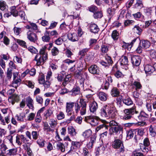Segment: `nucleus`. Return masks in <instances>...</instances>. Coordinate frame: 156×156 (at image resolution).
<instances>
[{
	"label": "nucleus",
	"instance_id": "nucleus-1",
	"mask_svg": "<svg viewBox=\"0 0 156 156\" xmlns=\"http://www.w3.org/2000/svg\"><path fill=\"white\" fill-rule=\"evenodd\" d=\"M101 115L103 117H109L113 118L117 115V112L112 104H108L104 106L101 110Z\"/></svg>",
	"mask_w": 156,
	"mask_h": 156
},
{
	"label": "nucleus",
	"instance_id": "nucleus-2",
	"mask_svg": "<svg viewBox=\"0 0 156 156\" xmlns=\"http://www.w3.org/2000/svg\"><path fill=\"white\" fill-rule=\"evenodd\" d=\"M87 103L85 101L82 99L80 100L79 104L75 103V110L76 114L79 112L81 115H83L86 113Z\"/></svg>",
	"mask_w": 156,
	"mask_h": 156
},
{
	"label": "nucleus",
	"instance_id": "nucleus-3",
	"mask_svg": "<svg viewBox=\"0 0 156 156\" xmlns=\"http://www.w3.org/2000/svg\"><path fill=\"white\" fill-rule=\"evenodd\" d=\"M124 114L122 116V119L126 120H129L133 117V116L134 114H139V112L137 111L136 107L133 106V107L125 109L123 111Z\"/></svg>",
	"mask_w": 156,
	"mask_h": 156
},
{
	"label": "nucleus",
	"instance_id": "nucleus-4",
	"mask_svg": "<svg viewBox=\"0 0 156 156\" xmlns=\"http://www.w3.org/2000/svg\"><path fill=\"white\" fill-rule=\"evenodd\" d=\"M122 138L115 139L112 144V147L115 149L119 148V151L120 153H123L125 151Z\"/></svg>",
	"mask_w": 156,
	"mask_h": 156
},
{
	"label": "nucleus",
	"instance_id": "nucleus-5",
	"mask_svg": "<svg viewBox=\"0 0 156 156\" xmlns=\"http://www.w3.org/2000/svg\"><path fill=\"white\" fill-rule=\"evenodd\" d=\"M100 119L96 116L90 115L85 117V121L92 126H95L98 123V120Z\"/></svg>",
	"mask_w": 156,
	"mask_h": 156
},
{
	"label": "nucleus",
	"instance_id": "nucleus-6",
	"mask_svg": "<svg viewBox=\"0 0 156 156\" xmlns=\"http://www.w3.org/2000/svg\"><path fill=\"white\" fill-rule=\"evenodd\" d=\"M112 132L109 133L110 135H119V138H122V132L123 131V127L120 125H118L117 126L111 127V128Z\"/></svg>",
	"mask_w": 156,
	"mask_h": 156
},
{
	"label": "nucleus",
	"instance_id": "nucleus-7",
	"mask_svg": "<svg viewBox=\"0 0 156 156\" xmlns=\"http://www.w3.org/2000/svg\"><path fill=\"white\" fill-rule=\"evenodd\" d=\"M48 58V56L41 55L40 54H37L35 56L34 60L36 61L37 66L42 65Z\"/></svg>",
	"mask_w": 156,
	"mask_h": 156
},
{
	"label": "nucleus",
	"instance_id": "nucleus-8",
	"mask_svg": "<svg viewBox=\"0 0 156 156\" xmlns=\"http://www.w3.org/2000/svg\"><path fill=\"white\" fill-rule=\"evenodd\" d=\"M27 38L31 42L35 43L37 40V35L34 33L29 30L27 33Z\"/></svg>",
	"mask_w": 156,
	"mask_h": 156
},
{
	"label": "nucleus",
	"instance_id": "nucleus-9",
	"mask_svg": "<svg viewBox=\"0 0 156 156\" xmlns=\"http://www.w3.org/2000/svg\"><path fill=\"white\" fill-rule=\"evenodd\" d=\"M131 60L133 66H138L140 64L141 60L139 56H133L131 57Z\"/></svg>",
	"mask_w": 156,
	"mask_h": 156
},
{
	"label": "nucleus",
	"instance_id": "nucleus-10",
	"mask_svg": "<svg viewBox=\"0 0 156 156\" xmlns=\"http://www.w3.org/2000/svg\"><path fill=\"white\" fill-rule=\"evenodd\" d=\"M89 107L90 112L94 113L98 108V105L96 102L93 101L89 102Z\"/></svg>",
	"mask_w": 156,
	"mask_h": 156
},
{
	"label": "nucleus",
	"instance_id": "nucleus-11",
	"mask_svg": "<svg viewBox=\"0 0 156 156\" xmlns=\"http://www.w3.org/2000/svg\"><path fill=\"white\" fill-rule=\"evenodd\" d=\"M89 29L91 33L94 34L98 33L99 30L97 25L94 23L89 25Z\"/></svg>",
	"mask_w": 156,
	"mask_h": 156
},
{
	"label": "nucleus",
	"instance_id": "nucleus-12",
	"mask_svg": "<svg viewBox=\"0 0 156 156\" xmlns=\"http://www.w3.org/2000/svg\"><path fill=\"white\" fill-rule=\"evenodd\" d=\"M112 73L117 78H121L123 76L122 73L118 70L116 66L113 67L112 69Z\"/></svg>",
	"mask_w": 156,
	"mask_h": 156
},
{
	"label": "nucleus",
	"instance_id": "nucleus-13",
	"mask_svg": "<svg viewBox=\"0 0 156 156\" xmlns=\"http://www.w3.org/2000/svg\"><path fill=\"white\" fill-rule=\"evenodd\" d=\"M19 100V97L17 95L15 94H13L8 98L9 101L10 103H11L12 105L14 104L15 102L18 101Z\"/></svg>",
	"mask_w": 156,
	"mask_h": 156
},
{
	"label": "nucleus",
	"instance_id": "nucleus-14",
	"mask_svg": "<svg viewBox=\"0 0 156 156\" xmlns=\"http://www.w3.org/2000/svg\"><path fill=\"white\" fill-rule=\"evenodd\" d=\"M89 72L93 74H98L99 73V69L98 66L95 65L91 66L88 69Z\"/></svg>",
	"mask_w": 156,
	"mask_h": 156
},
{
	"label": "nucleus",
	"instance_id": "nucleus-15",
	"mask_svg": "<svg viewBox=\"0 0 156 156\" xmlns=\"http://www.w3.org/2000/svg\"><path fill=\"white\" fill-rule=\"evenodd\" d=\"M80 93V89L79 87H74L73 89L69 92V94L73 96H76Z\"/></svg>",
	"mask_w": 156,
	"mask_h": 156
},
{
	"label": "nucleus",
	"instance_id": "nucleus-16",
	"mask_svg": "<svg viewBox=\"0 0 156 156\" xmlns=\"http://www.w3.org/2000/svg\"><path fill=\"white\" fill-rule=\"evenodd\" d=\"M68 37L69 40L73 42L77 41L78 40V36L76 33H69L68 34Z\"/></svg>",
	"mask_w": 156,
	"mask_h": 156
},
{
	"label": "nucleus",
	"instance_id": "nucleus-17",
	"mask_svg": "<svg viewBox=\"0 0 156 156\" xmlns=\"http://www.w3.org/2000/svg\"><path fill=\"white\" fill-rule=\"evenodd\" d=\"M96 136L92 135L90 138V140L87 145V148L90 149L93 147L94 144L96 142Z\"/></svg>",
	"mask_w": 156,
	"mask_h": 156
},
{
	"label": "nucleus",
	"instance_id": "nucleus-18",
	"mask_svg": "<svg viewBox=\"0 0 156 156\" xmlns=\"http://www.w3.org/2000/svg\"><path fill=\"white\" fill-rule=\"evenodd\" d=\"M133 88L136 90H139L142 88V86L140 82L134 81L132 84Z\"/></svg>",
	"mask_w": 156,
	"mask_h": 156
},
{
	"label": "nucleus",
	"instance_id": "nucleus-19",
	"mask_svg": "<svg viewBox=\"0 0 156 156\" xmlns=\"http://www.w3.org/2000/svg\"><path fill=\"white\" fill-rule=\"evenodd\" d=\"M109 126L103 123L101 125L97 127L96 129L97 131H98L101 130L102 131H108Z\"/></svg>",
	"mask_w": 156,
	"mask_h": 156
},
{
	"label": "nucleus",
	"instance_id": "nucleus-20",
	"mask_svg": "<svg viewBox=\"0 0 156 156\" xmlns=\"http://www.w3.org/2000/svg\"><path fill=\"white\" fill-rule=\"evenodd\" d=\"M149 131L150 135L154 137L156 136V126L151 125L149 128Z\"/></svg>",
	"mask_w": 156,
	"mask_h": 156
},
{
	"label": "nucleus",
	"instance_id": "nucleus-21",
	"mask_svg": "<svg viewBox=\"0 0 156 156\" xmlns=\"http://www.w3.org/2000/svg\"><path fill=\"white\" fill-rule=\"evenodd\" d=\"M134 7L135 8L138 9H141L144 7L142 0H136V3L134 5Z\"/></svg>",
	"mask_w": 156,
	"mask_h": 156
},
{
	"label": "nucleus",
	"instance_id": "nucleus-22",
	"mask_svg": "<svg viewBox=\"0 0 156 156\" xmlns=\"http://www.w3.org/2000/svg\"><path fill=\"white\" fill-rule=\"evenodd\" d=\"M26 100L27 106L30 109H33L34 108L33 100L30 97H29L27 98Z\"/></svg>",
	"mask_w": 156,
	"mask_h": 156
},
{
	"label": "nucleus",
	"instance_id": "nucleus-23",
	"mask_svg": "<svg viewBox=\"0 0 156 156\" xmlns=\"http://www.w3.org/2000/svg\"><path fill=\"white\" fill-rule=\"evenodd\" d=\"M8 6L6 2L3 0H0V9L2 11H6L8 9Z\"/></svg>",
	"mask_w": 156,
	"mask_h": 156
},
{
	"label": "nucleus",
	"instance_id": "nucleus-24",
	"mask_svg": "<svg viewBox=\"0 0 156 156\" xmlns=\"http://www.w3.org/2000/svg\"><path fill=\"white\" fill-rule=\"evenodd\" d=\"M144 70L146 73L150 74L154 71V67L149 65H147L144 67Z\"/></svg>",
	"mask_w": 156,
	"mask_h": 156
},
{
	"label": "nucleus",
	"instance_id": "nucleus-25",
	"mask_svg": "<svg viewBox=\"0 0 156 156\" xmlns=\"http://www.w3.org/2000/svg\"><path fill=\"white\" fill-rule=\"evenodd\" d=\"M98 96L99 98L102 101H106L108 98L107 94L102 92H99Z\"/></svg>",
	"mask_w": 156,
	"mask_h": 156
},
{
	"label": "nucleus",
	"instance_id": "nucleus-26",
	"mask_svg": "<svg viewBox=\"0 0 156 156\" xmlns=\"http://www.w3.org/2000/svg\"><path fill=\"white\" fill-rule=\"evenodd\" d=\"M75 103L73 102H67L66 103V111H73V108L75 106Z\"/></svg>",
	"mask_w": 156,
	"mask_h": 156
},
{
	"label": "nucleus",
	"instance_id": "nucleus-27",
	"mask_svg": "<svg viewBox=\"0 0 156 156\" xmlns=\"http://www.w3.org/2000/svg\"><path fill=\"white\" fill-rule=\"evenodd\" d=\"M135 131L134 130L130 129L126 131V138L127 139H129L132 138L135 133Z\"/></svg>",
	"mask_w": 156,
	"mask_h": 156
},
{
	"label": "nucleus",
	"instance_id": "nucleus-28",
	"mask_svg": "<svg viewBox=\"0 0 156 156\" xmlns=\"http://www.w3.org/2000/svg\"><path fill=\"white\" fill-rule=\"evenodd\" d=\"M140 44L142 46L143 48L147 49L150 46V43L147 40H143L140 43Z\"/></svg>",
	"mask_w": 156,
	"mask_h": 156
},
{
	"label": "nucleus",
	"instance_id": "nucleus-29",
	"mask_svg": "<svg viewBox=\"0 0 156 156\" xmlns=\"http://www.w3.org/2000/svg\"><path fill=\"white\" fill-rule=\"evenodd\" d=\"M17 152V149L16 148L10 149L7 151V152L6 153V155L9 156L14 155L16 154Z\"/></svg>",
	"mask_w": 156,
	"mask_h": 156
},
{
	"label": "nucleus",
	"instance_id": "nucleus-30",
	"mask_svg": "<svg viewBox=\"0 0 156 156\" xmlns=\"http://www.w3.org/2000/svg\"><path fill=\"white\" fill-rule=\"evenodd\" d=\"M111 36L114 41H117L119 37V34L116 30H114Z\"/></svg>",
	"mask_w": 156,
	"mask_h": 156
},
{
	"label": "nucleus",
	"instance_id": "nucleus-31",
	"mask_svg": "<svg viewBox=\"0 0 156 156\" xmlns=\"http://www.w3.org/2000/svg\"><path fill=\"white\" fill-rule=\"evenodd\" d=\"M112 62V61L111 59L109 57H108V58H106V60L105 61H103L101 62V64L102 66L106 67L111 64Z\"/></svg>",
	"mask_w": 156,
	"mask_h": 156
},
{
	"label": "nucleus",
	"instance_id": "nucleus-32",
	"mask_svg": "<svg viewBox=\"0 0 156 156\" xmlns=\"http://www.w3.org/2000/svg\"><path fill=\"white\" fill-rule=\"evenodd\" d=\"M15 41L22 47L25 48H27V46L26 45V43L24 41L16 39H15Z\"/></svg>",
	"mask_w": 156,
	"mask_h": 156
},
{
	"label": "nucleus",
	"instance_id": "nucleus-33",
	"mask_svg": "<svg viewBox=\"0 0 156 156\" xmlns=\"http://www.w3.org/2000/svg\"><path fill=\"white\" fill-rule=\"evenodd\" d=\"M92 131L88 129L83 132L82 135L85 138H88L92 135Z\"/></svg>",
	"mask_w": 156,
	"mask_h": 156
},
{
	"label": "nucleus",
	"instance_id": "nucleus-34",
	"mask_svg": "<svg viewBox=\"0 0 156 156\" xmlns=\"http://www.w3.org/2000/svg\"><path fill=\"white\" fill-rule=\"evenodd\" d=\"M122 101L123 103L126 105L129 106L133 104V102L130 98H126L122 99Z\"/></svg>",
	"mask_w": 156,
	"mask_h": 156
},
{
	"label": "nucleus",
	"instance_id": "nucleus-35",
	"mask_svg": "<svg viewBox=\"0 0 156 156\" xmlns=\"http://www.w3.org/2000/svg\"><path fill=\"white\" fill-rule=\"evenodd\" d=\"M42 41L44 42H49L50 39L49 37V33L48 31H46L44 34V35L42 37Z\"/></svg>",
	"mask_w": 156,
	"mask_h": 156
},
{
	"label": "nucleus",
	"instance_id": "nucleus-36",
	"mask_svg": "<svg viewBox=\"0 0 156 156\" xmlns=\"http://www.w3.org/2000/svg\"><path fill=\"white\" fill-rule=\"evenodd\" d=\"M121 65H126L128 64V61L127 58L125 56H122L120 59Z\"/></svg>",
	"mask_w": 156,
	"mask_h": 156
},
{
	"label": "nucleus",
	"instance_id": "nucleus-37",
	"mask_svg": "<svg viewBox=\"0 0 156 156\" xmlns=\"http://www.w3.org/2000/svg\"><path fill=\"white\" fill-rule=\"evenodd\" d=\"M111 94L113 97H117L119 95V92L117 88L114 87L112 89Z\"/></svg>",
	"mask_w": 156,
	"mask_h": 156
},
{
	"label": "nucleus",
	"instance_id": "nucleus-38",
	"mask_svg": "<svg viewBox=\"0 0 156 156\" xmlns=\"http://www.w3.org/2000/svg\"><path fill=\"white\" fill-rule=\"evenodd\" d=\"M133 30L135 33L139 35H140L141 34L142 31L141 29L137 25L135 26L133 29Z\"/></svg>",
	"mask_w": 156,
	"mask_h": 156
},
{
	"label": "nucleus",
	"instance_id": "nucleus-39",
	"mask_svg": "<svg viewBox=\"0 0 156 156\" xmlns=\"http://www.w3.org/2000/svg\"><path fill=\"white\" fill-rule=\"evenodd\" d=\"M21 81L22 80L21 79L20 76H18V77L13 79L12 84H15L17 85H15V86H13V87L16 88L18 86V85L20 83Z\"/></svg>",
	"mask_w": 156,
	"mask_h": 156
},
{
	"label": "nucleus",
	"instance_id": "nucleus-40",
	"mask_svg": "<svg viewBox=\"0 0 156 156\" xmlns=\"http://www.w3.org/2000/svg\"><path fill=\"white\" fill-rule=\"evenodd\" d=\"M68 131L69 133L71 135L73 136L76 135L75 129L73 126H69L68 128Z\"/></svg>",
	"mask_w": 156,
	"mask_h": 156
},
{
	"label": "nucleus",
	"instance_id": "nucleus-41",
	"mask_svg": "<svg viewBox=\"0 0 156 156\" xmlns=\"http://www.w3.org/2000/svg\"><path fill=\"white\" fill-rule=\"evenodd\" d=\"M16 117L18 121L22 122L24 121V118L25 117V115L23 113H22L19 115H16Z\"/></svg>",
	"mask_w": 156,
	"mask_h": 156
},
{
	"label": "nucleus",
	"instance_id": "nucleus-42",
	"mask_svg": "<svg viewBox=\"0 0 156 156\" xmlns=\"http://www.w3.org/2000/svg\"><path fill=\"white\" fill-rule=\"evenodd\" d=\"M57 148L62 152H64L65 150V146L63 144L58 142L57 144Z\"/></svg>",
	"mask_w": 156,
	"mask_h": 156
},
{
	"label": "nucleus",
	"instance_id": "nucleus-43",
	"mask_svg": "<svg viewBox=\"0 0 156 156\" xmlns=\"http://www.w3.org/2000/svg\"><path fill=\"white\" fill-rule=\"evenodd\" d=\"M147 146L144 145L143 144H141L140 145V148L141 151L147 154L149 151V149Z\"/></svg>",
	"mask_w": 156,
	"mask_h": 156
},
{
	"label": "nucleus",
	"instance_id": "nucleus-44",
	"mask_svg": "<svg viewBox=\"0 0 156 156\" xmlns=\"http://www.w3.org/2000/svg\"><path fill=\"white\" fill-rule=\"evenodd\" d=\"M107 11L109 19H110L115 13V10L114 9L108 8Z\"/></svg>",
	"mask_w": 156,
	"mask_h": 156
},
{
	"label": "nucleus",
	"instance_id": "nucleus-45",
	"mask_svg": "<svg viewBox=\"0 0 156 156\" xmlns=\"http://www.w3.org/2000/svg\"><path fill=\"white\" fill-rule=\"evenodd\" d=\"M0 153H5L6 151L8 149L6 146L4 144H2L0 145Z\"/></svg>",
	"mask_w": 156,
	"mask_h": 156
},
{
	"label": "nucleus",
	"instance_id": "nucleus-46",
	"mask_svg": "<svg viewBox=\"0 0 156 156\" xmlns=\"http://www.w3.org/2000/svg\"><path fill=\"white\" fill-rule=\"evenodd\" d=\"M57 120L54 119H51L49 121V124L50 127L52 128L55 127L57 124Z\"/></svg>",
	"mask_w": 156,
	"mask_h": 156
},
{
	"label": "nucleus",
	"instance_id": "nucleus-47",
	"mask_svg": "<svg viewBox=\"0 0 156 156\" xmlns=\"http://www.w3.org/2000/svg\"><path fill=\"white\" fill-rule=\"evenodd\" d=\"M65 115L63 112L62 111L58 112L56 115L57 119L58 120H60L64 119L65 118Z\"/></svg>",
	"mask_w": 156,
	"mask_h": 156
},
{
	"label": "nucleus",
	"instance_id": "nucleus-48",
	"mask_svg": "<svg viewBox=\"0 0 156 156\" xmlns=\"http://www.w3.org/2000/svg\"><path fill=\"white\" fill-rule=\"evenodd\" d=\"M27 143L28 145H26L25 149L27 150V153L28 155L31 156L32 154V151L30 148V146L31 145V143Z\"/></svg>",
	"mask_w": 156,
	"mask_h": 156
},
{
	"label": "nucleus",
	"instance_id": "nucleus-49",
	"mask_svg": "<svg viewBox=\"0 0 156 156\" xmlns=\"http://www.w3.org/2000/svg\"><path fill=\"white\" fill-rule=\"evenodd\" d=\"M46 47L44 46L41 48L39 51V53L38 54H40L41 55L45 56L46 55L47 56V54L46 52Z\"/></svg>",
	"mask_w": 156,
	"mask_h": 156
},
{
	"label": "nucleus",
	"instance_id": "nucleus-50",
	"mask_svg": "<svg viewBox=\"0 0 156 156\" xmlns=\"http://www.w3.org/2000/svg\"><path fill=\"white\" fill-rule=\"evenodd\" d=\"M88 9L90 12L94 13V12L97 10L98 8L96 6L94 5H92L88 7Z\"/></svg>",
	"mask_w": 156,
	"mask_h": 156
},
{
	"label": "nucleus",
	"instance_id": "nucleus-51",
	"mask_svg": "<svg viewBox=\"0 0 156 156\" xmlns=\"http://www.w3.org/2000/svg\"><path fill=\"white\" fill-rule=\"evenodd\" d=\"M102 14L101 11H98L94 12L93 15V16L95 19L100 18L102 16Z\"/></svg>",
	"mask_w": 156,
	"mask_h": 156
},
{
	"label": "nucleus",
	"instance_id": "nucleus-52",
	"mask_svg": "<svg viewBox=\"0 0 156 156\" xmlns=\"http://www.w3.org/2000/svg\"><path fill=\"white\" fill-rule=\"evenodd\" d=\"M42 120V117L41 116L39 112H37L36 116L35 117V121L37 123L40 122Z\"/></svg>",
	"mask_w": 156,
	"mask_h": 156
},
{
	"label": "nucleus",
	"instance_id": "nucleus-53",
	"mask_svg": "<svg viewBox=\"0 0 156 156\" xmlns=\"http://www.w3.org/2000/svg\"><path fill=\"white\" fill-rule=\"evenodd\" d=\"M72 145L73 146V148L79 149L81 146L80 143L77 141H73L72 142Z\"/></svg>",
	"mask_w": 156,
	"mask_h": 156
},
{
	"label": "nucleus",
	"instance_id": "nucleus-54",
	"mask_svg": "<svg viewBox=\"0 0 156 156\" xmlns=\"http://www.w3.org/2000/svg\"><path fill=\"white\" fill-rule=\"evenodd\" d=\"M59 51L56 47H54L51 50V54L52 55L55 56L58 53Z\"/></svg>",
	"mask_w": 156,
	"mask_h": 156
},
{
	"label": "nucleus",
	"instance_id": "nucleus-55",
	"mask_svg": "<svg viewBox=\"0 0 156 156\" xmlns=\"http://www.w3.org/2000/svg\"><path fill=\"white\" fill-rule=\"evenodd\" d=\"M108 46L106 45H102L101 46V50L103 53H107L108 50Z\"/></svg>",
	"mask_w": 156,
	"mask_h": 156
},
{
	"label": "nucleus",
	"instance_id": "nucleus-56",
	"mask_svg": "<svg viewBox=\"0 0 156 156\" xmlns=\"http://www.w3.org/2000/svg\"><path fill=\"white\" fill-rule=\"evenodd\" d=\"M12 69H9L8 68L6 73V78L8 80H9L12 77Z\"/></svg>",
	"mask_w": 156,
	"mask_h": 156
},
{
	"label": "nucleus",
	"instance_id": "nucleus-57",
	"mask_svg": "<svg viewBox=\"0 0 156 156\" xmlns=\"http://www.w3.org/2000/svg\"><path fill=\"white\" fill-rule=\"evenodd\" d=\"M25 84L29 87L33 89L34 87V83L31 81L27 80L25 82Z\"/></svg>",
	"mask_w": 156,
	"mask_h": 156
},
{
	"label": "nucleus",
	"instance_id": "nucleus-58",
	"mask_svg": "<svg viewBox=\"0 0 156 156\" xmlns=\"http://www.w3.org/2000/svg\"><path fill=\"white\" fill-rule=\"evenodd\" d=\"M37 143L41 147H43L44 145L45 141L42 139H38L37 141Z\"/></svg>",
	"mask_w": 156,
	"mask_h": 156
},
{
	"label": "nucleus",
	"instance_id": "nucleus-59",
	"mask_svg": "<svg viewBox=\"0 0 156 156\" xmlns=\"http://www.w3.org/2000/svg\"><path fill=\"white\" fill-rule=\"evenodd\" d=\"M104 150V148L103 147L100 146V147H98L96 151V155L98 156L100 153H103V151Z\"/></svg>",
	"mask_w": 156,
	"mask_h": 156
},
{
	"label": "nucleus",
	"instance_id": "nucleus-60",
	"mask_svg": "<svg viewBox=\"0 0 156 156\" xmlns=\"http://www.w3.org/2000/svg\"><path fill=\"white\" fill-rule=\"evenodd\" d=\"M15 34L17 35H19L22 31L21 28L15 27L14 28Z\"/></svg>",
	"mask_w": 156,
	"mask_h": 156
},
{
	"label": "nucleus",
	"instance_id": "nucleus-61",
	"mask_svg": "<svg viewBox=\"0 0 156 156\" xmlns=\"http://www.w3.org/2000/svg\"><path fill=\"white\" fill-rule=\"evenodd\" d=\"M20 138H21V142H22V143L23 142L26 144L27 142H27L29 141V140L27 139L23 135H20Z\"/></svg>",
	"mask_w": 156,
	"mask_h": 156
},
{
	"label": "nucleus",
	"instance_id": "nucleus-62",
	"mask_svg": "<svg viewBox=\"0 0 156 156\" xmlns=\"http://www.w3.org/2000/svg\"><path fill=\"white\" fill-rule=\"evenodd\" d=\"M35 117V114L33 113H30L27 117V120L28 121L33 120Z\"/></svg>",
	"mask_w": 156,
	"mask_h": 156
},
{
	"label": "nucleus",
	"instance_id": "nucleus-63",
	"mask_svg": "<svg viewBox=\"0 0 156 156\" xmlns=\"http://www.w3.org/2000/svg\"><path fill=\"white\" fill-rule=\"evenodd\" d=\"M140 115L142 117L148 118L152 116V113H150L149 114H147L144 112H142L140 113Z\"/></svg>",
	"mask_w": 156,
	"mask_h": 156
},
{
	"label": "nucleus",
	"instance_id": "nucleus-64",
	"mask_svg": "<svg viewBox=\"0 0 156 156\" xmlns=\"http://www.w3.org/2000/svg\"><path fill=\"white\" fill-rule=\"evenodd\" d=\"M146 106L147 111L150 113H151L152 110L151 103L147 102Z\"/></svg>",
	"mask_w": 156,
	"mask_h": 156
}]
</instances>
